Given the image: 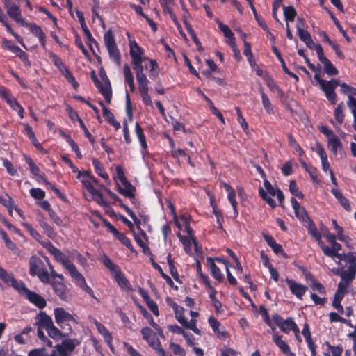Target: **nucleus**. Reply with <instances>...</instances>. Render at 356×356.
I'll return each mask as SVG.
<instances>
[{
  "label": "nucleus",
  "instance_id": "e2e57ef3",
  "mask_svg": "<svg viewBox=\"0 0 356 356\" xmlns=\"http://www.w3.org/2000/svg\"><path fill=\"white\" fill-rule=\"evenodd\" d=\"M167 261H168V266H169V270H170V274L175 279L176 276L178 275V273H177V268H175V266L173 264V261H172V259L171 258V254H169L168 255Z\"/></svg>",
  "mask_w": 356,
  "mask_h": 356
},
{
  "label": "nucleus",
  "instance_id": "a18cd8bd",
  "mask_svg": "<svg viewBox=\"0 0 356 356\" xmlns=\"http://www.w3.org/2000/svg\"><path fill=\"white\" fill-rule=\"evenodd\" d=\"M227 198L233 208L234 217L238 216L237 202L236 200V193L234 189L227 192Z\"/></svg>",
  "mask_w": 356,
  "mask_h": 356
},
{
  "label": "nucleus",
  "instance_id": "49530a36",
  "mask_svg": "<svg viewBox=\"0 0 356 356\" xmlns=\"http://www.w3.org/2000/svg\"><path fill=\"white\" fill-rule=\"evenodd\" d=\"M307 229H308L309 234H311L312 236L314 237L318 241V243H321L322 241L321 234L318 231L316 227L312 222H311L309 224Z\"/></svg>",
  "mask_w": 356,
  "mask_h": 356
},
{
  "label": "nucleus",
  "instance_id": "c85d7f7f",
  "mask_svg": "<svg viewBox=\"0 0 356 356\" xmlns=\"http://www.w3.org/2000/svg\"><path fill=\"white\" fill-rule=\"evenodd\" d=\"M52 287L55 293L63 300H67L70 298L69 291L63 283L60 282H53L51 283Z\"/></svg>",
  "mask_w": 356,
  "mask_h": 356
},
{
  "label": "nucleus",
  "instance_id": "a211bd4d",
  "mask_svg": "<svg viewBox=\"0 0 356 356\" xmlns=\"http://www.w3.org/2000/svg\"><path fill=\"white\" fill-rule=\"evenodd\" d=\"M273 321L282 332L286 334L289 333L291 330L292 325L291 324H293L294 322L291 318L284 320L278 314L273 315Z\"/></svg>",
  "mask_w": 356,
  "mask_h": 356
},
{
  "label": "nucleus",
  "instance_id": "412c9836",
  "mask_svg": "<svg viewBox=\"0 0 356 356\" xmlns=\"http://www.w3.org/2000/svg\"><path fill=\"white\" fill-rule=\"evenodd\" d=\"M327 147L336 156H342V143L336 135L327 140Z\"/></svg>",
  "mask_w": 356,
  "mask_h": 356
},
{
  "label": "nucleus",
  "instance_id": "7c9ffc66",
  "mask_svg": "<svg viewBox=\"0 0 356 356\" xmlns=\"http://www.w3.org/2000/svg\"><path fill=\"white\" fill-rule=\"evenodd\" d=\"M219 29L223 33L226 38V42L230 46L235 44V37L232 31L228 26L222 24L221 22H218Z\"/></svg>",
  "mask_w": 356,
  "mask_h": 356
},
{
  "label": "nucleus",
  "instance_id": "774afa93",
  "mask_svg": "<svg viewBox=\"0 0 356 356\" xmlns=\"http://www.w3.org/2000/svg\"><path fill=\"white\" fill-rule=\"evenodd\" d=\"M221 356H237V353L229 348L224 346L220 349Z\"/></svg>",
  "mask_w": 356,
  "mask_h": 356
},
{
  "label": "nucleus",
  "instance_id": "052dcab7",
  "mask_svg": "<svg viewBox=\"0 0 356 356\" xmlns=\"http://www.w3.org/2000/svg\"><path fill=\"white\" fill-rule=\"evenodd\" d=\"M170 347L172 351L174 353V354L179 356L185 355L184 350L179 344L175 343H170Z\"/></svg>",
  "mask_w": 356,
  "mask_h": 356
},
{
  "label": "nucleus",
  "instance_id": "6e6d98bb",
  "mask_svg": "<svg viewBox=\"0 0 356 356\" xmlns=\"http://www.w3.org/2000/svg\"><path fill=\"white\" fill-rule=\"evenodd\" d=\"M152 266L155 269L158 270V271L161 275L162 277L166 281V282L169 285L172 286L173 284V281L172 280V279L168 275H167L166 274L164 273V272L163 271V269L159 264H157L156 263L153 261Z\"/></svg>",
  "mask_w": 356,
  "mask_h": 356
},
{
  "label": "nucleus",
  "instance_id": "6e6552de",
  "mask_svg": "<svg viewBox=\"0 0 356 356\" xmlns=\"http://www.w3.org/2000/svg\"><path fill=\"white\" fill-rule=\"evenodd\" d=\"M54 314L56 323L61 327H63V324L66 323V325H69L68 330L71 333L72 332V329L70 325V323H73L74 324L77 323V321L74 317L62 307L55 308L54 309Z\"/></svg>",
  "mask_w": 356,
  "mask_h": 356
},
{
  "label": "nucleus",
  "instance_id": "6ab92c4d",
  "mask_svg": "<svg viewBox=\"0 0 356 356\" xmlns=\"http://www.w3.org/2000/svg\"><path fill=\"white\" fill-rule=\"evenodd\" d=\"M318 59L323 65L325 73L329 76H334L338 74L337 68L331 61L325 56L324 53L320 49H318Z\"/></svg>",
  "mask_w": 356,
  "mask_h": 356
},
{
  "label": "nucleus",
  "instance_id": "f3484780",
  "mask_svg": "<svg viewBox=\"0 0 356 356\" xmlns=\"http://www.w3.org/2000/svg\"><path fill=\"white\" fill-rule=\"evenodd\" d=\"M72 278L77 286L86 292L90 297L95 299L97 302H99L94 295L92 289L86 284L84 277L79 271L74 275Z\"/></svg>",
  "mask_w": 356,
  "mask_h": 356
},
{
  "label": "nucleus",
  "instance_id": "de8ad7c7",
  "mask_svg": "<svg viewBox=\"0 0 356 356\" xmlns=\"http://www.w3.org/2000/svg\"><path fill=\"white\" fill-rule=\"evenodd\" d=\"M273 51L275 54V55L277 56V57L279 59V60L280 61V63L282 64V69L284 71V72L288 74L289 75L291 76L292 77L295 78L296 80H298V76H296L293 73H292L290 71H289V70L287 69L286 65V64H285V63H284V61L281 54L278 51L277 49L274 47L273 48Z\"/></svg>",
  "mask_w": 356,
  "mask_h": 356
},
{
  "label": "nucleus",
  "instance_id": "a19ab883",
  "mask_svg": "<svg viewBox=\"0 0 356 356\" xmlns=\"http://www.w3.org/2000/svg\"><path fill=\"white\" fill-rule=\"evenodd\" d=\"M100 261L112 273V275L120 269L119 267L115 264H114L108 256L105 254L101 257Z\"/></svg>",
  "mask_w": 356,
  "mask_h": 356
},
{
  "label": "nucleus",
  "instance_id": "0eeeda50",
  "mask_svg": "<svg viewBox=\"0 0 356 356\" xmlns=\"http://www.w3.org/2000/svg\"><path fill=\"white\" fill-rule=\"evenodd\" d=\"M104 40L111 59L119 65L120 64V54L111 30L104 33Z\"/></svg>",
  "mask_w": 356,
  "mask_h": 356
},
{
  "label": "nucleus",
  "instance_id": "58836bf2",
  "mask_svg": "<svg viewBox=\"0 0 356 356\" xmlns=\"http://www.w3.org/2000/svg\"><path fill=\"white\" fill-rule=\"evenodd\" d=\"M46 330L49 336L54 339H58L61 337H66L69 334V333L63 334L61 331L54 325V323Z\"/></svg>",
  "mask_w": 356,
  "mask_h": 356
},
{
  "label": "nucleus",
  "instance_id": "4468645a",
  "mask_svg": "<svg viewBox=\"0 0 356 356\" xmlns=\"http://www.w3.org/2000/svg\"><path fill=\"white\" fill-rule=\"evenodd\" d=\"M0 279L6 284L13 286L18 292L22 289L24 283L17 281L11 274L0 266Z\"/></svg>",
  "mask_w": 356,
  "mask_h": 356
},
{
  "label": "nucleus",
  "instance_id": "20e7f679",
  "mask_svg": "<svg viewBox=\"0 0 356 356\" xmlns=\"http://www.w3.org/2000/svg\"><path fill=\"white\" fill-rule=\"evenodd\" d=\"M29 272L33 276L37 275L43 283H49L50 275L45 268L42 259L37 257H32L29 261Z\"/></svg>",
  "mask_w": 356,
  "mask_h": 356
},
{
  "label": "nucleus",
  "instance_id": "8fccbe9b",
  "mask_svg": "<svg viewBox=\"0 0 356 356\" xmlns=\"http://www.w3.org/2000/svg\"><path fill=\"white\" fill-rule=\"evenodd\" d=\"M142 63L143 60L132 61V63L134 65V69L136 72V78H140L146 76V74L143 72L144 67L142 65Z\"/></svg>",
  "mask_w": 356,
  "mask_h": 356
},
{
  "label": "nucleus",
  "instance_id": "473e14b6",
  "mask_svg": "<svg viewBox=\"0 0 356 356\" xmlns=\"http://www.w3.org/2000/svg\"><path fill=\"white\" fill-rule=\"evenodd\" d=\"M197 92L207 102L213 114L218 117L222 124H225V120L222 113L215 107L212 101L200 88L197 89Z\"/></svg>",
  "mask_w": 356,
  "mask_h": 356
},
{
  "label": "nucleus",
  "instance_id": "bf43d9fd",
  "mask_svg": "<svg viewBox=\"0 0 356 356\" xmlns=\"http://www.w3.org/2000/svg\"><path fill=\"white\" fill-rule=\"evenodd\" d=\"M289 190L291 193L296 195L297 197L300 199H302L304 195L301 191H299L298 188L297 187L296 182L294 181H291L290 182L289 185Z\"/></svg>",
  "mask_w": 356,
  "mask_h": 356
},
{
  "label": "nucleus",
  "instance_id": "aec40b11",
  "mask_svg": "<svg viewBox=\"0 0 356 356\" xmlns=\"http://www.w3.org/2000/svg\"><path fill=\"white\" fill-rule=\"evenodd\" d=\"M323 356H341L343 347L341 346H332L329 342H325L323 346Z\"/></svg>",
  "mask_w": 356,
  "mask_h": 356
},
{
  "label": "nucleus",
  "instance_id": "ea45409f",
  "mask_svg": "<svg viewBox=\"0 0 356 356\" xmlns=\"http://www.w3.org/2000/svg\"><path fill=\"white\" fill-rule=\"evenodd\" d=\"M26 161L29 166V169L31 173L38 178L41 179L44 181V179H45L44 178L43 173L40 170L39 168L33 163L32 159L29 157H26Z\"/></svg>",
  "mask_w": 356,
  "mask_h": 356
},
{
  "label": "nucleus",
  "instance_id": "ddd939ff",
  "mask_svg": "<svg viewBox=\"0 0 356 356\" xmlns=\"http://www.w3.org/2000/svg\"><path fill=\"white\" fill-rule=\"evenodd\" d=\"M77 178L81 181L86 190L92 194L96 193L97 189L94 187L93 184H97V179L90 175V172H79Z\"/></svg>",
  "mask_w": 356,
  "mask_h": 356
},
{
  "label": "nucleus",
  "instance_id": "4c0bfd02",
  "mask_svg": "<svg viewBox=\"0 0 356 356\" xmlns=\"http://www.w3.org/2000/svg\"><path fill=\"white\" fill-rule=\"evenodd\" d=\"M0 95L5 99L6 102L13 110L20 105L16 101V99L10 94V92L4 88L0 90Z\"/></svg>",
  "mask_w": 356,
  "mask_h": 356
},
{
  "label": "nucleus",
  "instance_id": "b1692460",
  "mask_svg": "<svg viewBox=\"0 0 356 356\" xmlns=\"http://www.w3.org/2000/svg\"><path fill=\"white\" fill-rule=\"evenodd\" d=\"M273 341L284 355L287 356H296V354L291 351L289 346L282 340V336L274 334L273 335Z\"/></svg>",
  "mask_w": 356,
  "mask_h": 356
},
{
  "label": "nucleus",
  "instance_id": "f257e3e1",
  "mask_svg": "<svg viewBox=\"0 0 356 356\" xmlns=\"http://www.w3.org/2000/svg\"><path fill=\"white\" fill-rule=\"evenodd\" d=\"M314 78L331 104H336L337 95L335 92V88L338 86L341 87V92L346 95L348 99H350V98L355 99L354 96H356V88L344 83H341L339 79H332L330 81H326L321 79L317 74L314 75Z\"/></svg>",
  "mask_w": 356,
  "mask_h": 356
},
{
  "label": "nucleus",
  "instance_id": "f704fd0d",
  "mask_svg": "<svg viewBox=\"0 0 356 356\" xmlns=\"http://www.w3.org/2000/svg\"><path fill=\"white\" fill-rule=\"evenodd\" d=\"M184 245L185 251L190 254L192 252V246H194L195 251L198 252V243L194 236L186 237L181 241Z\"/></svg>",
  "mask_w": 356,
  "mask_h": 356
},
{
  "label": "nucleus",
  "instance_id": "2eb2a0df",
  "mask_svg": "<svg viewBox=\"0 0 356 356\" xmlns=\"http://www.w3.org/2000/svg\"><path fill=\"white\" fill-rule=\"evenodd\" d=\"M104 225L106 228L113 234V235L118 238L123 245L127 247L129 250H133L132 244L130 240L122 233L119 232L108 220H104Z\"/></svg>",
  "mask_w": 356,
  "mask_h": 356
},
{
  "label": "nucleus",
  "instance_id": "13d9d810",
  "mask_svg": "<svg viewBox=\"0 0 356 356\" xmlns=\"http://www.w3.org/2000/svg\"><path fill=\"white\" fill-rule=\"evenodd\" d=\"M115 179H117L120 183L125 182L126 181H127L126 177L124 175L123 169L120 165H117L115 167Z\"/></svg>",
  "mask_w": 356,
  "mask_h": 356
},
{
  "label": "nucleus",
  "instance_id": "1a4fd4ad",
  "mask_svg": "<svg viewBox=\"0 0 356 356\" xmlns=\"http://www.w3.org/2000/svg\"><path fill=\"white\" fill-rule=\"evenodd\" d=\"M138 84V91L145 105L153 107V102L149 95V81L147 76L136 78Z\"/></svg>",
  "mask_w": 356,
  "mask_h": 356
},
{
  "label": "nucleus",
  "instance_id": "2f4dec72",
  "mask_svg": "<svg viewBox=\"0 0 356 356\" xmlns=\"http://www.w3.org/2000/svg\"><path fill=\"white\" fill-rule=\"evenodd\" d=\"M26 26L29 29L32 34L38 38L41 45L45 47V34L42 29L35 24H28Z\"/></svg>",
  "mask_w": 356,
  "mask_h": 356
},
{
  "label": "nucleus",
  "instance_id": "39448f33",
  "mask_svg": "<svg viewBox=\"0 0 356 356\" xmlns=\"http://www.w3.org/2000/svg\"><path fill=\"white\" fill-rule=\"evenodd\" d=\"M170 305L174 310L176 319L184 327L191 330L198 335L201 334V331L196 326V319L187 321L184 316V308L178 305L176 302H172Z\"/></svg>",
  "mask_w": 356,
  "mask_h": 356
},
{
  "label": "nucleus",
  "instance_id": "37998d69",
  "mask_svg": "<svg viewBox=\"0 0 356 356\" xmlns=\"http://www.w3.org/2000/svg\"><path fill=\"white\" fill-rule=\"evenodd\" d=\"M92 164L95 168L96 173L99 176H100L101 177L106 180L108 179V175L106 172L102 163L97 159H94L92 161Z\"/></svg>",
  "mask_w": 356,
  "mask_h": 356
},
{
  "label": "nucleus",
  "instance_id": "9d476101",
  "mask_svg": "<svg viewBox=\"0 0 356 356\" xmlns=\"http://www.w3.org/2000/svg\"><path fill=\"white\" fill-rule=\"evenodd\" d=\"M264 185L267 192H266L262 188H260L259 190V195L270 207L274 208L276 206V203L271 196H275L277 189L274 188L267 179H264Z\"/></svg>",
  "mask_w": 356,
  "mask_h": 356
},
{
  "label": "nucleus",
  "instance_id": "9b49d317",
  "mask_svg": "<svg viewBox=\"0 0 356 356\" xmlns=\"http://www.w3.org/2000/svg\"><path fill=\"white\" fill-rule=\"evenodd\" d=\"M101 78L102 81H99L97 78H95V84L99 89V92L104 97L106 100L108 102H110L112 97L111 86L110 82L105 74H101Z\"/></svg>",
  "mask_w": 356,
  "mask_h": 356
},
{
  "label": "nucleus",
  "instance_id": "0e129e2a",
  "mask_svg": "<svg viewBox=\"0 0 356 356\" xmlns=\"http://www.w3.org/2000/svg\"><path fill=\"white\" fill-rule=\"evenodd\" d=\"M3 164L9 175H15L17 174V170L13 166L10 161L5 159L3 160Z\"/></svg>",
  "mask_w": 356,
  "mask_h": 356
},
{
  "label": "nucleus",
  "instance_id": "c756f323",
  "mask_svg": "<svg viewBox=\"0 0 356 356\" xmlns=\"http://www.w3.org/2000/svg\"><path fill=\"white\" fill-rule=\"evenodd\" d=\"M92 323L95 325V327H96L97 330H98V332L104 337L105 342L111 348V343L113 341V337H112L110 332L108 330L107 328L105 327V326L102 325L96 319H93Z\"/></svg>",
  "mask_w": 356,
  "mask_h": 356
},
{
  "label": "nucleus",
  "instance_id": "09e8293b",
  "mask_svg": "<svg viewBox=\"0 0 356 356\" xmlns=\"http://www.w3.org/2000/svg\"><path fill=\"white\" fill-rule=\"evenodd\" d=\"M40 225L43 229L44 234H46L49 238L54 239L56 236V233L47 222L41 221L40 222Z\"/></svg>",
  "mask_w": 356,
  "mask_h": 356
},
{
  "label": "nucleus",
  "instance_id": "79ce46f5",
  "mask_svg": "<svg viewBox=\"0 0 356 356\" xmlns=\"http://www.w3.org/2000/svg\"><path fill=\"white\" fill-rule=\"evenodd\" d=\"M283 12L286 23L293 22L296 15V11L293 6H283Z\"/></svg>",
  "mask_w": 356,
  "mask_h": 356
},
{
  "label": "nucleus",
  "instance_id": "e433bc0d",
  "mask_svg": "<svg viewBox=\"0 0 356 356\" xmlns=\"http://www.w3.org/2000/svg\"><path fill=\"white\" fill-rule=\"evenodd\" d=\"M23 227L29 232L30 235L39 242L43 247L45 243H51L50 241H44L42 239L40 234L28 222H23Z\"/></svg>",
  "mask_w": 356,
  "mask_h": 356
},
{
  "label": "nucleus",
  "instance_id": "69168bd1",
  "mask_svg": "<svg viewBox=\"0 0 356 356\" xmlns=\"http://www.w3.org/2000/svg\"><path fill=\"white\" fill-rule=\"evenodd\" d=\"M91 195H92L94 199L99 204L103 207L107 206L106 202L105 201L104 198L103 197V195L99 191L97 190L96 193H92Z\"/></svg>",
  "mask_w": 356,
  "mask_h": 356
},
{
  "label": "nucleus",
  "instance_id": "5701e85b",
  "mask_svg": "<svg viewBox=\"0 0 356 356\" xmlns=\"http://www.w3.org/2000/svg\"><path fill=\"white\" fill-rule=\"evenodd\" d=\"M135 132L141 146L142 156L143 159H145V157L148 154L147 151V144L146 143V138L144 135L143 129L140 126L138 122H136L135 124Z\"/></svg>",
  "mask_w": 356,
  "mask_h": 356
},
{
  "label": "nucleus",
  "instance_id": "338daca9",
  "mask_svg": "<svg viewBox=\"0 0 356 356\" xmlns=\"http://www.w3.org/2000/svg\"><path fill=\"white\" fill-rule=\"evenodd\" d=\"M311 287L314 291H316L321 294H324L325 293L323 286L316 280H312Z\"/></svg>",
  "mask_w": 356,
  "mask_h": 356
},
{
  "label": "nucleus",
  "instance_id": "7ed1b4c3",
  "mask_svg": "<svg viewBox=\"0 0 356 356\" xmlns=\"http://www.w3.org/2000/svg\"><path fill=\"white\" fill-rule=\"evenodd\" d=\"M44 248H45L46 250L54 257L56 261L62 264L65 268L68 271L71 277L78 272L74 264L72 263L70 259L58 248L54 246L51 243H45L44 244Z\"/></svg>",
  "mask_w": 356,
  "mask_h": 356
},
{
  "label": "nucleus",
  "instance_id": "c03bdc74",
  "mask_svg": "<svg viewBox=\"0 0 356 356\" xmlns=\"http://www.w3.org/2000/svg\"><path fill=\"white\" fill-rule=\"evenodd\" d=\"M334 115L339 124H341L344 120L343 103L341 102L337 105L334 111Z\"/></svg>",
  "mask_w": 356,
  "mask_h": 356
},
{
  "label": "nucleus",
  "instance_id": "4d7b16f0",
  "mask_svg": "<svg viewBox=\"0 0 356 356\" xmlns=\"http://www.w3.org/2000/svg\"><path fill=\"white\" fill-rule=\"evenodd\" d=\"M100 105L102 107L103 110V116L105 118V119L109 122V124L115 120L114 115L111 113V111L107 108L105 105L100 102Z\"/></svg>",
  "mask_w": 356,
  "mask_h": 356
},
{
  "label": "nucleus",
  "instance_id": "3c124183",
  "mask_svg": "<svg viewBox=\"0 0 356 356\" xmlns=\"http://www.w3.org/2000/svg\"><path fill=\"white\" fill-rule=\"evenodd\" d=\"M261 101L262 104L268 113H272L273 112V107L268 97V96L264 92L263 90L261 89Z\"/></svg>",
  "mask_w": 356,
  "mask_h": 356
},
{
  "label": "nucleus",
  "instance_id": "393cba45",
  "mask_svg": "<svg viewBox=\"0 0 356 356\" xmlns=\"http://www.w3.org/2000/svg\"><path fill=\"white\" fill-rule=\"evenodd\" d=\"M130 55L132 61L144 60L147 59L144 56V50L134 41L130 42Z\"/></svg>",
  "mask_w": 356,
  "mask_h": 356
},
{
  "label": "nucleus",
  "instance_id": "423d86ee",
  "mask_svg": "<svg viewBox=\"0 0 356 356\" xmlns=\"http://www.w3.org/2000/svg\"><path fill=\"white\" fill-rule=\"evenodd\" d=\"M143 338L147 341L149 345L154 349L159 356H165V351L161 347V342L157 338L155 332L150 328L145 327L141 330Z\"/></svg>",
  "mask_w": 356,
  "mask_h": 356
},
{
  "label": "nucleus",
  "instance_id": "864d4df0",
  "mask_svg": "<svg viewBox=\"0 0 356 356\" xmlns=\"http://www.w3.org/2000/svg\"><path fill=\"white\" fill-rule=\"evenodd\" d=\"M145 316H146L147 318L148 319L149 324L152 326V327L154 328V330L158 332L159 335L161 337L163 338L164 334H163V332L161 327L154 321V319L152 317V316L150 314H149L147 312H146Z\"/></svg>",
  "mask_w": 356,
  "mask_h": 356
},
{
  "label": "nucleus",
  "instance_id": "680f3d73",
  "mask_svg": "<svg viewBox=\"0 0 356 356\" xmlns=\"http://www.w3.org/2000/svg\"><path fill=\"white\" fill-rule=\"evenodd\" d=\"M263 317L265 323L273 330H275L276 324L273 321V316L272 318H270L268 316V314L266 309L264 310Z\"/></svg>",
  "mask_w": 356,
  "mask_h": 356
},
{
  "label": "nucleus",
  "instance_id": "f8f14e48",
  "mask_svg": "<svg viewBox=\"0 0 356 356\" xmlns=\"http://www.w3.org/2000/svg\"><path fill=\"white\" fill-rule=\"evenodd\" d=\"M19 293L25 296L31 302L36 305L38 308L42 309L46 306V300L40 295L29 290L25 284L22 287Z\"/></svg>",
  "mask_w": 356,
  "mask_h": 356
},
{
  "label": "nucleus",
  "instance_id": "dca6fc26",
  "mask_svg": "<svg viewBox=\"0 0 356 356\" xmlns=\"http://www.w3.org/2000/svg\"><path fill=\"white\" fill-rule=\"evenodd\" d=\"M286 282L287 283L291 292L296 296V298L301 300L303 295L305 293L307 287L288 278L286 279Z\"/></svg>",
  "mask_w": 356,
  "mask_h": 356
},
{
  "label": "nucleus",
  "instance_id": "4be33fe9",
  "mask_svg": "<svg viewBox=\"0 0 356 356\" xmlns=\"http://www.w3.org/2000/svg\"><path fill=\"white\" fill-rule=\"evenodd\" d=\"M6 9L8 15L17 23L22 26H28V23L24 21L21 15V11L18 6L15 4L13 6H7Z\"/></svg>",
  "mask_w": 356,
  "mask_h": 356
},
{
  "label": "nucleus",
  "instance_id": "a878e982",
  "mask_svg": "<svg viewBox=\"0 0 356 356\" xmlns=\"http://www.w3.org/2000/svg\"><path fill=\"white\" fill-rule=\"evenodd\" d=\"M215 259L207 257V266L211 271L212 276L218 282H221L224 279V275L220 271V268L215 264Z\"/></svg>",
  "mask_w": 356,
  "mask_h": 356
},
{
  "label": "nucleus",
  "instance_id": "c9c22d12",
  "mask_svg": "<svg viewBox=\"0 0 356 356\" xmlns=\"http://www.w3.org/2000/svg\"><path fill=\"white\" fill-rule=\"evenodd\" d=\"M332 193L334 196L337 199V200L340 202L341 206L344 208L347 211H351V207L349 203L348 199H346L343 194L337 188H334L331 190Z\"/></svg>",
  "mask_w": 356,
  "mask_h": 356
},
{
  "label": "nucleus",
  "instance_id": "72a5a7b5",
  "mask_svg": "<svg viewBox=\"0 0 356 356\" xmlns=\"http://www.w3.org/2000/svg\"><path fill=\"white\" fill-rule=\"evenodd\" d=\"M113 276L115 279V280L117 282L118 284L124 290H130L131 289V285L127 280V279L124 277V274L121 272V270L119 269L118 271H116L114 274H113Z\"/></svg>",
  "mask_w": 356,
  "mask_h": 356
},
{
  "label": "nucleus",
  "instance_id": "603ef678",
  "mask_svg": "<svg viewBox=\"0 0 356 356\" xmlns=\"http://www.w3.org/2000/svg\"><path fill=\"white\" fill-rule=\"evenodd\" d=\"M287 138H288L289 145L291 147H293L299 154V155L303 154H304L303 149L299 145V144L296 140V139L292 136V135L289 134L287 135Z\"/></svg>",
  "mask_w": 356,
  "mask_h": 356
},
{
  "label": "nucleus",
  "instance_id": "cd10ccee",
  "mask_svg": "<svg viewBox=\"0 0 356 356\" xmlns=\"http://www.w3.org/2000/svg\"><path fill=\"white\" fill-rule=\"evenodd\" d=\"M118 190L120 194L128 198L134 197V187L128 181L117 183Z\"/></svg>",
  "mask_w": 356,
  "mask_h": 356
},
{
  "label": "nucleus",
  "instance_id": "bb28decb",
  "mask_svg": "<svg viewBox=\"0 0 356 356\" xmlns=\"http://www.w3.org/2000/svg\"><path fill=\"white\" fill-rule=\"evenodd\" d=\"M35 325L39 328H44L47 330L54 323L51 318L44 312H40L35 317Z\"/></svg>",
  "mask_w": 356,
  "mask_h": 356
},
{
  "label": "nucleus",
  "instance_id": "f03ea898",
  "mask_svg": "<svg viewBox=\"0 0 356 356\" xmlns=\"http://www.w3.org/2000/svg\"><path fill=\"white\" fill-rule=\"evenodd\" d=\"M81 343V340L78 338H65L54 346L50 356H72Z\"/></svg>",
  "mask_w": 356,
  "mask_h": 356
},
{
  "label": "nucleus",
  "instance_id": "5fc2aeb1",
  "mask_svg": "<svg viewBox=\"0 0 356 356\" xmlns=\"http://www.w3.org/2000/svg\"><path fill=\"white\" fill-rule=\"evenodd\" d=\"M30 195L34 199L42 200L45 197V192L40 188H31L30 190Z\"/></svg>",
  "mask_w": 356,
  "mask_h": 356
}]
</instances>
